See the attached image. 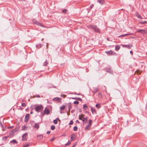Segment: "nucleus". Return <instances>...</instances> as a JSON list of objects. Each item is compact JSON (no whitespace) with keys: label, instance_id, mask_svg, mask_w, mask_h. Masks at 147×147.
<instances>
[{"label":"nucleus","instance_id":"nucleus-1","mask_svg":"<svg viewBox=\"0 0 147 147\" xmlns=\"http://www.w3.org/2000/svg\"><path fill=\"white\" fill-rule=\"evenodd\" d=\"M34 109L37 112L42 111L43 109V107L42 105H39L36 106Z\"/></svg>","mask_w":147,"mask_h":147},{"label":"nucleus","instance_id":"nucleus-2","mask_svg":"<svg viewBox=\"0 0 147 147\" xmlns=\"http://www.w3.org/2000/svg\"><path fill=\"white\" fill-rule=\"evenodd\" d=\"M90 26L94 30L95 32L99 33H101L100 30L96 26L92 25Z\"/></svg>","mask_w":147,"mask_h":147},{"label":"nucleus","instance_id":"nucleus-3","mask_svg":"<svg viewBox=\"0 0 147 147\" xmlns=\"http://www.w3.org/2000/svg\"><path fill=\"white\" fill-rule=\"evenodd\" d=\"M84 115L83 114H81L79 116V119L80 120H81L84 123H85V118L84 117Z\"/></svg>","mask_w":147,"mask_h":147},{"label":"nucleus","instance_id":"nucleus-4","mask_svg":"<svg viewBox=\"0 0 147 147\" xmlns=\"http://www.w3.org/2000/svg\"><path fill=\"white\" fill-rule=\"evenodd\" d=\"M137 32H140L142 34H144L147 33V31L143 29L139 30L137 31Z\"/></svg>","mask_w":147,"mask_h":147},{"label":"nucleus","instance_id":"nucleus-5","mask_svg":"<svg viewBox=\"0 0 147 147\" xmlns=\"http://www.w3.org/2000/svg\"><path fill=\"white\" fill-rule=\"evenodd\" d=\"M53 100L57 101V102L60 103H61L62 102L61 99V98L59 97H55L53 99Z\"/></svg>","mask_w":147,"mask_h":147},{"label":"nucleus","instance_id":"nucleus-6","mask_svg":"<svg viewBox=\"0 0 147 147\" xmlns=\"http://www.w3.org/2000/svg\"><path fill=\"white\" fill-rule=\"evenodd\" d=\"M28 134L27 133H25L22 136V140H27L26 136Z\"/></svg>","mask_w":147,"mask_h":147},{"label":"nucleus","instance_id":"nucleus-7","mask_svg":"<svg viewBox=\"0 0 147 147\" xmlns=\"http://www.w3.org/2000/svg\"><path fill=\"white\" fill-rule=\"evenodd\" d=\"M30 115L29 114H27L25 116L24 121L25 122H27L28 121Z\"/></svg>","mask_w":147,"mask_h":147},{"label":"nucleus","instance_id":"nucleus-8","mask_svg":"<svg viewBox=\"0 0 147 147\" xmlns=\"http://www.w3.org/2000/svg\"><path fill=\"white\" fill-rule=\"evenodd\" d=\"M105 53L107 55H111L115 54V53L113 51L110 50V51H107Z\"/></svg>","mask_w":147,"mask_h":147},{"label":"nucleus","instance_id":"nucleus-9","mask_svg":"<svg viewBox=\"0 0 147 147\" xmlns=\"http://www.w3.org/2000/svg\"><path fill=\"white\" fill-rule=\"evenodd\" d=\"M121 45L123 47H126L129 49H130L131 48V47L133 46V45Z\"/></svg>","mask_w":147,"mask_h":147},{"label":"nucleus","instance_id":"nucleus-10","mask_svg":"<svg viewBox=\"0 0 147 147\" xmlns=\"http://www.w3.org/2000/svg\"><path fill=\"white\" fill-rule=\"evenodd\" d=\"M76 138V135L73 134L71 135V141H73Z\"/></svg>","mask_w":147,"mask_h":147},{"label":"nucleus","instance_id":"nucleus-11","mask_svg":"<svg viewBox=\"0 0 147 147\" xmlns=\"http://www.w3.org/2000/svg\"><path fill=\"white\" fill-rule=\"evenodd\" d=\"M33 22L34 24H36L39 26H42V25L41 23L39 22H37L35 20H33Z\"/></svg>","mask_w":147,"mask_h":147},{"label":"nucleus","instance_id":"nucleus-12","mask_svg":"<svg viewBox=\"0 0 147 147\" xmlns=\"http://www.w3.org/2000/svg\"><path fill=\"white\" fill-rule=\"evenodd\" d=\"M50 111L49 110V109H47L46 108L44 111V112L45 114H49V113Z\"/></svg>","mask_w":147,"mask_h":147},{"label":"nucleus","instance_id":"nucleus-13","mask_svg":"<svg viewBox=\"0 0 147 147\" xmlns=\"http://www.w3.org/2000/svg\"><path fill=\"white\" fill-rule=\"evenodd\" d=\"M91 110L92 114H94V113H96V110L93 107H91Z\"/></svg>","mask_w":147,"mask_h":147},{"label":"nucleus","instance_id":"nucleus-14","mask_svg":"<svg viewBox=\"0 0 147 147\" xmlns=\"http://www.w3.org/2000/svg\"><path fill=\"white\" fill-rule=\"evenodd\" d=\"M97 2L100 4H103L105 3V1L104 0H97Z\"/></svg>","mask_w":147,"mask_h":147},{"label":"nucleus","instance_id":"nucleus-15","mask_svg":"<svg viewBox=\"0 0 147 147\" xmlns=\"http://www.w3.org/2000/svg\"><path fill=\"white\" fill-rule=\"evenodd\" d=\"M107 71L108 72H109V73H113V71L111 70V68H108L107 69Z\"/></svg>","mask_w":147,"mask_h":147},{"label":"nucleus","instance_id":"nucleus-16","mask_svg":"<svg viewBox=\"0 0 147 147\" xmlns=\"http://www.w3.org/2000/svg\"><path fill=\"white\" fill-rule=\"evenodd\" d=\"M132 34V33L130 34H123V35H120V36H118V37H125V36H126L127 35H131V34Z\"/></svg>","mask_w":147,"mask_h":147},{"label":"nucleus","instance_id":"nucleus-17","mask_svg":"<svg viewBox=\"0 0 147 147\" xmlns=\"http://www.w3.org/2000/svg\"><path fill=\"white\" fill-rule=\"evenodd\" d=\"M42 46V45L41 44H39L36 45V47L37 49H40Z\"/></svg>","mask_w":147,"mask_h":147},{"label":"nucleus","instance_id":"nucleus-18","mask_svg":"<svg viewBox=\"0 0 147 147\" xmlns=\"http://www.w3.org/2000/svg\"><path fill=\"white\" fill-rule=\"evenodd\" d=\"M71 98L73 99L77 100L80 101L82 100V99L81 98L79 97Z\"/></svg>","mask_w":147,"mask_h":147},{"label":"nucleus","instance_id":"nucleus-19","mask_svg":"<svg viewBox=\"0 0 147 147\" xmlns=\"http://www.w3.org/2000/svg\"><path fill=\"white\" fill-rule=\"evenodd\" d=\"M83 109L84 110H87L88 107L86 104H85L83 105Z\"/></svg>","mask_w":147,"mask_h":147},{"label":"nucleus","instance_id":"nucleus-20","mask_svg":"<svg viewBox=\"0 0 147 147\" xmlns=\"http://www.w3.org/2000/svg\"><path fill=\"white\" fill-rule=\"evenodd\" d=\"M36 129H38L39 127V125L38 123H36L34 125Z\"/></svg>","mask_w":147,"mask_h":147},{"label":"nucleus","instance_id":"nucleus-21","mask_svg":"<svg viewBox=\"0 0 147 147\" xmlns=\"http://www.w3.org/2000/svg\"><path fill=\"white\" fill-rule=\"evenodd\" d=\"M90 126L89 125H88L86 126L85 127V130H88L90 129Z\"/></svg>","mask_w":147,"mask_h":147},{"label":"nucleus","instance_id":"nucleus-22","mask_svg":"<svg viewBox=\"0 0 147 147\" xmlns=\"http://www.w3.org/2000/svg\"><path fill=\"white\" fill-rule=\"evenodd\" d=\"M95 107L98 109H99L101 107V105L99 103H98L96 105Z\"/></svg>","mask_w":147,"mask_h":147},{"label":"nucleus","instance_id":"nucleus-23","mask_svg":"<svg viewBox=\"0 0 147 147\" xmlns=\"http://www.w3.org/2000/svg\"><path fill=\"white\" fill-rule=\"evenodd\" d=\"M48 63V61L47 60H46L43 64V65L45 66H47V65Z\"/></svg>","mask_w":147,"mask_h":147},{"label":"nucleus","instance_id":"nucleus-24","mask_svg":"<svg viewBox=\"0 0 147 147\" xmlns=\"http://www.w3.org/2000/svg\"><path fill=\"white\" fill-rule=\"evenodd\" d=\"M98 89L96 88H94L93 92L94 94L96 93L98 91Z\"/></svg>","mask_w":147,"mask_h":147},{"label":"nucleus","instance_id":"nucleus-25","mask_svg":"<svg viewBox=\"0 0 147 147\" xmlns=\"http://www.w3.org/2000/svg\"><path fill=\"white\" fill-rule=\"evenodd\" d=\"M120 48V47L119 45H117L115 46V49L116 51H118Z\"/></svg>","mask_w":147,"mask_h":147},{"label":"nucleus","instance_id":"nucleus-26","mask_svg":"<svg viewBox=\"0 0 147 147\" xmlns=\"http://www.w3.org/2000/svg\"><path fill=\"white\" fill-rule=\"evenodd\" d=\"M65 107V106L64 105H63L60 108V109L61 110H63L64 109Z\"/></svg>","mask_w":147,"mask_h":147},{"label":"nucleus","instance_id":"nucleus-27","mask_svg":"<svg viewBox=\"0 0 147 147\" xmlns=\"http://www.w3.org/2000/svg\"><path fill=\"white\" fill-rule=\"evenodd\" d=\"M68 108H69V111H70V110L71 109V103H69L68 104Z\"/></svg>","mask_w":147,"mask_h":147},{"label":"nucleus","instance_id":"nucleus-28","mask_svg":"<svg viewBox=\"0 0 147 147\" xmlns=\"http://www.w3.org/2000/svg\"><path fill=\"white\" fill-rule=\"evenodd\" d=\"M10 143L13 144H17V142L15 140H13L11 141Z\"/></svg>","mask_w":147,"mask_h":147},{"label":"nucleus","instance_id":"nucleus-29","mask_svg":"<svg viewBox=\"0 0 147 147\" xmlns=\"http://www.w3.org/2000/svg\"><path fill=\"white\" fill-rule=\"evenodd\" d=\"M139 23L141 24H147V22L146 21H141Z\"/></svg>","mask_w":147,"mask_h":147},{"label":"nucleus","instance_id":"nucleus-30","mask_svg":"<svg viewBox=\"0 0 147 147\" xmlns=\"http://www.w3.org/2000/svg\"><path fill=\"white\" fill-rule=\"evenodd\" d=\"M136 16L137 17V18H140V19H142V17L139 14H137L136 15Z\"/></svg>","mask_w":147,"mask_h":147},{"label":"nucleus","instance_id":"nucleus-31","mask_svg":"<svg viewBox=\"0 0 147 147\" xmlns=\"http://www.w3.org/2000/svg\"><path fill=\"white\" fill-rule=\"evenodd\" d=\"M92 123V121L90 119L89 121V125L91 126Z\"/></svg>","mask_w":147,"mask_h":147},{"label":"nucleus","instance_id":"nucleus-32","mask_svg":"<svg viewBox=\"0 0 147 147\" xmlns=\"http://www.w3.org/2000/svg\"><path fill=\"white\" fill-rule=\"evenodd\" d=\"M55 127L54 125H53L51 127V129L52 130H54L55 129Z\"/></svg>","mask_w":147,"mask_h":147},{"label":"nucleus","instance_id":"nucleus-33","mask_svg":"<svg viewBox=\"0 0 147 147\" xmlns=\"http://www.w3.org/2000/svg\"><path fill=\"white\" fill-rule=\"evenodd\" d=\"M71 142L70 141H68V142L65 144V146H68V145L70 144H71Z\"/></svg>","mask_w":147,"mask_h":147},{"label":"nucleus","instance_id":"nucleus-34","mask_svg":"<svg viewBox=\"0 0 147 147\" xmlns=\"http://www.w3.org/2000/svg\"><path fill=\"white\" fill-rule=\"evenodd\" d=\"M29 146V144H25L23 145L24 147H28Z\"/></svg>","mask_w":147,"mask_h":147},{"label":"nucleus","instance_id":"nucleus-35","mask_svg":"<svg viewBox=\"0 0 147 147\" xmlns=\"http://www.w3.org/2000/svg\"><path fill=\"white\" fill-rule=\"evenodd\" d=\"M79 102L78 101L76 100L74 102V104H79Z\"/></svg>","mask_w":147,"mask_h":147},{"label":"nucleus","instance_id":"nucleus-36","mask_svg":"<svg viewBox=\"0 0 147 147\" xmlns=\"http://www.w3.org/2000/svg\"><path fill=\"white\" fill-rule=\"evenodd\" d=\"M78 127L76 126H75L74 127V131H76Z\"/></svg>","mask_w":147,"mask_h":147},{"label":"nucleus","instance_id":"nucleus-37","mask_svg":"<svg viewBox=\"0 0 147 147\" xmlns=\"http://www.w3.org/2000/svg\"><path fill=\"white\" fill-rule=\"evenodd\" d=\"M8 137H9L8 136H6L3 137V139L4 140H6Z\"/></svg>","mask_w":147,"mask_h":147},{"label":"nucleus","instance_id":"nucleus-38","mask_svg":"<svg viewBox=\"0 0 147 147\" xmlns=\"http://www.w3.org/2000/svg\"><path fill=\"white\" fill-rule=\"evenodd\" d=\"M53 122L55 124H57V120H54L53 121Z\"/></svg>","mask_w":147,"mask_h":147},{"label":"nucleus","instance_id":"nucleus-39","mask_svg":"<svg viewBox=\"0 0 147 147\" xmlns=\"http://www.w3.org/2000/svg\"><path fill=\"white\" fill-rule=\"evenodd\" d=\"M84 118H85V123H86V122L87 121H88V118L87 117H84Z\"/></svg>","mask_w":147,"mask_h":147},{"label":"nucleus","instance_id":"nucleus-40","mask_svg":"<svg viewBox=\"0 0 147 147\" xmlns=\"http://www.w3.org/2000/svg\"><path fill=\"white\" fill-rule=\"evenodd\" d=\"M22 106L23 107H25L26 106V103H24L22 104Z\"/></svg>","mask_w":147,"mask_h":147},{"label":"nucleus","instance_id":"nucleus-41","mask_svg":"<svg viewBox=\"0 0 147 147\" xmlns=\"http://www.w3.org/2000/svg\"><path fill=\"white\" fill-rule=\"evenodd\" d=\"M74 123L73 121L72 120H71L69 123V125H71L73 124Z\"/></svg>","mask_w":147,"mask_h":147},{"label":"nucleus","instance_id":"nucleus-42","mask_svg":"<svg viewBox=\"0 0 147 147\" xmlns=\"http://www.w3.org/2000/svg\"><path fill=\"white\" fill-rule=\"evenodd\" d=\"M67 10L66 9H64V10H63V13H66V12H67Z\"/></svg>","mask_w":147,"mask_h":147},{"label":"nucleus","instance_id":"nucleus-43","mask_svg":"<svg viewBox=\"0 0 147 147\" xmlns=\"http://www.w3.org/2000/svg\"><path fill=\"white\" fill-rule=\"evenodd\" d=\"M61 97H63L64 98L66 96V95L64 94H61Z\"/></svg>","mask_w":147,"mask_h":147},{"label":"nucleus","instance_id":"nucleus-44","mask_svg":"<svg viewBox=\"0 0 147 147\" xmlns=\"http://www.w3.org/2000/svg\"><path fill=\"white\" fill-rule=\"evenodd\" d=\"M38 137L39 138V137H40V139H42L43 138V137L42 136H38Z\"/></svg>","mask_w":147,"mask_h":147},{"label":"nucleus","instance_id":"nucleus-45","mask_svg":"<svg viewBox=\"0 0 147 147\" xmlns=\"http://www.w3.org/2000/svg\"><path fill=\"white\" fill-rule=\"evenodd\" d=\"M94 6V5L93 4H92L90 6V8L91 9Z\"/></svg>","mask_w":147,"mask_h":147},{"label":"nucleus","instance_id":"nucleus-46","mask_svg":"<svg viewBox=\"0 0 147 147\" xmlns=\"http://www.w3.org/2000/svg\"><path fill=\"white\" fill-rule=\"evenodd\" d=\"M51 133V132L50 131H48L47 132V134H49Z\"/></svg>","mask_w":147,"mask_h":147},{"label":"nucleus","instance_id":"nucleus-47","mask_svg":"<svg viewBox=\"0 0 147 147\" xmlns=\"http://www.w3.org/2000/svg\"><path fill=\"white\" fill-rule=\"evenodd\" d=\"M54 139H55V138H53L51 139L50 140H51V141L52 142V141H54Z\"/></svg>","mask_w":147,"mask_h":147},{"label":"nucleus","instance_id":"nucleus-48","mask_svg":"<svg viewBox=\"0 0 147 147\" xmlns=\"http://www.w3.org/2000/svg\"><path fill=\"white\" fill-rule=\"evenodd\" d=\"M130 53L131 55H132L133 54V53L132 51H130Z\"/></svg>","mask_w":147,"mask_h":147},{"label":"nucleus","instance_id":"nucleus-49","mask_svg":"<svg viewBox=\"0 0 147 147\" xmlns=\"http://www.w3.org/2000/svg\"><path fill=\"white\" fill-rule=\"evenodd\" d=\"M76 122L77 123H79V124L80 123V122L78 120H76Z\"/></svg>","mask_w":147,"mask_h":147},{"label":"nucleus","instance_id":"nucleus-50","mask_svg":"<svg viewBox=\"0 0 147 147\" xmlns=\"http://www.w3.org/2000/svg\"><path fill=\"white\" fill-rule=\"evenodd\" d=\"M98 95H101V96H102V94H101V93L100 92H99L98 93Z\"/></svg>","mask_w":147,"mask_h":147},{"label":"nucleus","instance_id":"nucleus-51","mask_svg":"<svg viewBox=\"0 0 147 147\" xmlns=\"http://www.w3.org/2000/svg\"><path fill=\"white\" fill-rule=\"evenodd\" d=\"M56 120H57H57L59 121H60V120L59 119V118H57Z\"/></svg>","mask_w":147,"mask_h":147},{"label":"nucleus","instance_id":"nucleus-52","mask_svg":"<svg viewBox=\"0 0 147 147\" xmlns=\"http://www.w3.org/2000/svg\"><path fill=\"white\" fill-rule=\"evenodd\" d=\"M33 113V111H31L30 112V114H32Z\"/></svg>","mask_w":147,"mask_h":147},{"label":"nucleus","instance_id":"nucleus-53","mask_svg":"<svg viewBox=\"0 0 147 147\" xmlns=\"http://www.w3.org/2000/svg\"><path fill=\"white\" fill-rule=\"evenodd\" d=\"M36 97H37L39 98V97H40V96L39 95H37V96H36Z\"/></svg>","mask_w":147,"mask_h":147},{"label":"nucleus","instance_id":"nucleus-54","mask_svg":"<svg viewBox=\"0 0 147 147\" xmlns=\"http://www.w3.org/2000/svg\"><path fill=\"white\" fill-rule=\"evenodd\" d=\"M107 40H108V41H109V40H109V38H107Z\"/></svg>","mask_w":147,"mask_h":147},{"label":"nucleus","instance_id":"nucleus-55","mask_svg":"<svg viewBox=\"0 0 147 147\" xmlns=\"http://www.w3.org/2000/svg\"><path fill=\"white\" fill-rule=\"evenodd\" d=\"M74 94H76V95H80V94H76V93H75Z\"/></svg>","mask_w":147,"mask_h":147},{"label":"nucleus","instance_id":"nucleus-56","mask_svg":"<svg viewBox=\"0 0 147 147\" xmlns=\"http://www.w3.org/2000/svg\"><path fill=\"white\" fill-rule=\"evenodd\" d=\"M75 145H73L71 147H75Z\"/></svg>","mask_w":147,"mask_h":147},{"label":"nucleus","instance_id":"nucleus-57","mask_svg":"<svg viewBox=\"0 0 147 147\" xmlns=\"http://www.w3.org/2000/svg\"><path fill=\"white\" fill-rule=\"evenodd\" d=\"M13 127L12 126L11 127L12 128H13Z\"/></svg>","mask_w":147,"mask_h":147},{"label":"nucleus","instance_id":"nucleus-58","mask_svg":"<svg viewBox=\"0 0 147 147\" xmlns=\"http://www.w3.org/2000/svg\"><path fill=\"white\" fill-rule=\"evenodd\" d=\"M23 109V108H22V107H21V108L20 109Z\"/></svg>","mask_w":147,"mask_h":147}]
</instances>
